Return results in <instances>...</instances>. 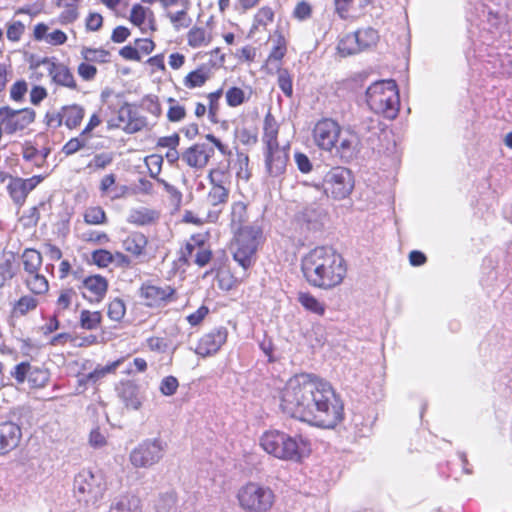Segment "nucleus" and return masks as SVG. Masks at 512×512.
Returning <instances> with one entry per match:
<instances>
[{
	"mask_svg": "<svg viewBox=\"0 0 512 512\" xmlns=\"http://www.w3.org/2000/svg\"><path fill=\"white\" fill-rule=\"evenodd\" d=\"M208 237V233H195L190 236L179 251L178 261L181 265L195 264L199 268H203L211 262L213 252L207 245Z\"/></svg>",
	"mask_w": 512,
	"mask_h": 512,
	"instance_id": "nucleus-10",
	"label": "nucleus"
},
{
	"mask_svg": "<svg viewBox=\"0 0 512 512\" xmlns=\"http://www.w3.org/2000/svg\"><path fill=\"white\" fill-rule=\"evenodd\" d=\"M355 35L357 43H359L360 46V51L376 45L379 38L378 32L371 27L358 29L355 31Z\"/></svg>",
	"mask_w": 512,
	"mask_h": 512,
	"instance_id": "nucleus-52",
	"label": "nucleus"
},
{
	"mask_svg": "<svg viewBox=\"0 0 512 512\" xmlns=\"http://www.w3.org/2000/svg\"><path fill=\"white\" fill-rule=\"evenodd\" d=\"M157 182L162 185L165 192L168 194L170 202L176 206L179 207L182 202V193L181 191L175 186L167 182L166 180L162 178H157Z\"/></svg>",
	"mask_w": 512,
	"mask_h": 512,
	"instance_id": "nucleus-63",
	"label": "nucleus"
},
{
	"mask_svg": "<svg viewBox=\"0 0 512 512\" xmlns=\"http://www.w3.org/2000/svg\"><path fill=\"white\" fill-rule=\"evenodd\" d=\"M40 63L48 65V73L53 83L70 90L79 89L77 81L71 69L67 65L53 61L49 58H43Z\"/></svg>",
	"mask_w": 512,
	"mask_h": 512,
	"instance_id": "nucleus-22",
	"label": "nucleus"
},
{
	"mask_svg": "<svg viewBox=\"0 0 512 512\" xmlns=\"http://www.w3.org/2000/svg\"><path fill=\"white\" fill-rule=\"evenodd\" d=\"M80 0H57L56 6L62 11L58 15L57 21L61 25H69L79 18Z\"/></svg>",
	"mask_w": 512,
	"mask_h": 512,
	"instance_id": "nucleus-39",
	"label": "nucleus"
},
{
	"mask_svg": "<svg viewBox=\"0 0 512 512\" xmlns=\"http://www.w3.org/2000/svg\"><path fill=\"white\" fill-rule=\"evenodd\" d=\"M265 166L272 177H278L285 173L289 161V145H274L263 148Z\"/></svg>",
	"mask_w": 512,
	"mask_h": 512,
	"instance_id": "nucleus-20",
	"label": "nucleus"
},
{
	"mask_svg": "<svg viewBox=\"0 0 512 512\" xmlns=\"http://www.w3.org/2000/svg\"><path fill=\"white\" fill-rule=\"evenodd\" d=\"M300 266L306 282L322 290L340 286L347 275V263L343 256L326 246L315 247L304 254Z\"/></svg>",
	"mask_w": 512,
	"mask_h": 512,
	"instance_id": "nucleus-2",
	"label": "nucleus"
},
{
	"mask_svg": "<svg viewBox=\"0 0 512 512\" xmlns=\"http://www.w3.org/2000/svg\"><path fill=\"white\" fill-rule=\"evenodd\" d=\"M118 396L127 409L138 410L142 405L139 386L131 380L120 383Z\"/></svg>",
	"mask_w": 512,
	"mask_h": 512,
	"instance_id": "nucleus-31",
	"label": "nucleus"
},
{
	"mask_svg": "<svg viewBox=\"0 0 512 512\" xmlns=\"http://www.w3.org/2000/svg\"><path fill=\"white\" fill-rule=\"evenodd\" d=\"M21 282L27 292L33 295L45 296L50 289V283L42 270L21 274Z\"/></svg>",
	"mask_w": 512,
	"mask_h": 512,
	"instance_id": "nucleus-28",
	"label": "nucleus"
},
{
	"mask_svg": "<svg viewBox=\"0 0 512 512\" xmlns=\"http://www.w3.org/2000/svg\"><path fill=\"white\" fill-rule=\"evenodd\" d=\"M275 16V9L270 5L259 7L253 14L249 33L256 34L259 32H267L268 27L274 23Z\"/></svg>",
	"mask_w": 512,
	"mask_h": 512,
	"instance_id": "nucleus-30",
	"label": "nucleus"
},
{
	"mask_svg": "<svg viewBox=\"0 0 512 512\" xmlns=\"http://www.w3.org/2000/svg\"><path fill=\"white\" fill-rule=\"evenodd\" d=\"M91 261L98 268H107L114 262V255L106 249H96L91 253Z\"/></svg>",
	"mask_w": 512,
	"mask_h": 512,
	"instance_id": "nucleus-59",
	"label": "nucleus"
},
{
	"mask_svg": "<svg viewBox=\"0 0 512 512\" xmlns=\"http://www.w3.org/2000/svg\"><path fill=\"white\" fill-rule=\"evenodd\" d=\"M22 437L21 428L14 422L0 423V455H5L15 449Z\"/></svg>",
	"mask_w": 512,
	"mask_h": 512,
	"instance_id": "nucleus-23",
	"label": "nucleus"
},
{
	"mask_svg": "<svg viewBox=\"0 0 512 512\" xmlns=\"http://www.w3.org/2000/svg\"><path fill=\"white\" fill-rule=\"evenodd\" d=\"M160 218V212L147 207H139L129 212L127 221L136 226L155 224Z\"/></svg>",
	"mask_w": 512,
	"mask_h": 512,
	"instance_id": "nucleus-37",
	"label": "nucleus"
},
{
	"mask_svg": "<svg viewBox=\"0 0 512 512\" xmlns=\"http://www.w3.org/2000/svg\"><path fill=\"white\" fill-rule=\"evenodd\" d=\"M261 448L269 455L283 461L301 463L311 453V443L302 435L291 436L278 430L265 431L260 439Z\"/></svg>",
	"mask_w": 512,
	"mask_h": 512,
	"instance_id": "nucleus-4",
	"label": "nucleus"
},
{
	"mask_svg": "<svg viewBox=\"0 0 512 512\" xmlns=\"http://www.w3.org/2000/svg\"><path fill=\"white\" fill-rule=\"evenodd\" d=\"M108 512H142L141 499L133 494H124L115 499Z\"/></svg>",
	"mask_w": 512,
	"mask_h": 512,
	"instance_id": "nucleus-41",
	"label": "nucleus"
},
{
	"mask_svg": "<svg viewBox=\"0 0 512 512\" xmlns=\"http://www.w3.org/2000/svg\"><path fill=\"white\" fill-rule=\"evenodd\" d=\"M85 117V109L77 103L66 104L57 111H47L43 117V123L47 129L56 130L65 126L68 130H76L80 127Z\"/></svg>",
	"mask_w": 512,
	"mask_h": 512,
	"instance_id": "nucleus-13",
	"label": "nucleus"
},
{
	"mask_svg": "<svg viewBox=\"0 0 512 512\" xmlns=\"http://www.w3.org/2000/svg\"><path fill=\"white\" fill-rule=\"evenodd\" d=\"M103 321L101 311L83 309L79 315V326L84 330H97Z\"/></svg>",
	"mask_w": 512,
	"mask_h": 512,
	"instance_id": "nucleus-46",
	"label": "nucleus"
},
{
	"mask_svg": "<svg viewBox=\"0 0 512 512\" xmlns=\"http://www.w3.org/2000/svg\"><path fill=\"white\" fill-rule=\"evenodd\" d=\"M354 176L350 169L342 166L332 167L322 181L323 192L335 200L347 198L354 189Z\"/></svg>",
	"mask_w": 512,
	"mask_h": 512,
	"instance_id": "nucleus-11",
	"label": "nucleus"
},
{
	"mask_svg": "<svg viewBox=\"0 0 512 512\" xmlns=\"http://www.w3.org/2000/svg\"><path fill=\"white\" fill-rule=\"evenodd\" d=\"M45 178L46 175H33L29 178L16 176L15 178H11L10 182L7 183V193L16 206L22 207L29 193L43 182Z\"/></svg>",
	"mask_w": 512,
	"mask_h": 512,
	"instance_id": "nucleus-18",
	"label": "nucleus"
},
{
	"mask_svg": "<svg viewBox=\"0 0 512 512\" xmlns=\"http://www.w3.org/2000/svg\"><path fill=\"white\" fill-rule=\"evenodd\" d=\"M75 296L76 292L72 287L61 289L55 302V313L61 314L68 310Z\"/></svg>",
	"mask_w": 512,
	"mask_h": 512,
	"instance_id": "nucleus-54",
	"label": "nucleus"
},
{
	"mask_svg": "<svg viewBox=\"0 0 512 512\" xmlns=\"http://www.w3.org/2000/svg\"><path fill=\"white\" fill-rule=\"evenodd\" d=\"M205 138L213 146H209L206 143H194L181 153L183 165L193 172H202L208 166L211 158L214 156V148L222 155H231L229 146L214 134H207Z\"/></svg>",
	"mask_w": 512,
	"mask_h": 512,
	"instance_id": "nucleus-8",
	"label": "nucleus"
},
{
	"mask_svg": "<svg viewBox=\"0 0 512 512\" xmlns=\"http://www.w3.org/2000/svg\"><path fill=\"white\" fill-rule=\"evenodd\" d=\"M298 302L308 312L313 313L317 316H324L326 306L323 302L319 301L310 292H300L297 296Z\"/></svg>",
	"mask_w": 512,
	"mask_h": 512,
	"instance_id": "nucleus-45",
	"label": "nucleus"
},
{
	"mask_svg": "<svg viewBox=\"0 0 512 512\" xmlns=\"http://www.w3.org/2000/svg\"><path fill=\"white\" fill-rule=\"evenodd\" d=\"M42 265L43 255L35 248L27 247L19 255L21 274L42 270Z\"/></svg>",
	"mask_w": 512,
	"mask_h": 512,
	"instance_id": "nucleus-35",
	"label": "nucleus"
},
{
	"mask_svg": "<svg viewBox=\"0 0 512 512\" xmlns=\"http://www.w3.org/2000/svg\"><path fill=\"white\" fill-rule=\"evenodd\" d=\"M109 281L101 274H91L81 277L78 290L82 298L91 305L100 304L106 297Z\"/></svg>",
	"mask_w": 512,
	"mask_h": 512,
	"instance_id": "nucleus-17",
	"label": "nucleus"
},
{
	"mask_svg": "<svg viewBox=\"0 0 512 512\" xmlns=\"http://www.w3.org/2000/svg\"><path fill=\"white\" fill-rule=\"evenodd\" d=\"M168 109L166 112L167 120L171 123L182 122L187 117V110L183 104H181L174 97L167 98Z\"/></svg>",
	"mask_w": 512,
	"mask_h": 512,
	"instance_id": "nucleus-49",
	"label": "nucleus"
},
{
	"mask_svg": "<svg viewBox=\"0 0 512 512\" xmlns=\"http://www.w3.org/2000/svg\"><path fill=\"white\" fill-rule=\"evenodd\" d=\"M163 454V446L158 439L144 440L129 454V460L135 468H148L157 463Z\"/></svg>",
	"mask_w": 512,
	"mask_h": 512,
	"instance_id": "nucleus-16",
	"label": "nucleus"
},
{
	"mask_svg": "<svg viewBox=\"0 0 512 512\" xmlns=\"http://www.w3.org/2000/svg\"><path fill=\"white\" fill-rule=\"evenodd\" d=\"M277 84L285 96L291 98L293 95V77L288 69L278 67Z\"/></svg>",
	"mask_w": 512,
	"mask_h": 512,
	"instance_id": "nucleus-57",
	"label": "nucleus"
},
{
	"mask_svg": "<svg viewBox=\"0 0 512 512\" xmlns=\"http://www.w3.org/2000/svg\"><path fill=\"white\" fill-rule=\"evenodd\" d=\"M89 141V137H86L85 135H82L80 132L79 135L72 137L69 139L62 147V153L65 156H71L78 151L84 149Z\"/></svg>",
	"mask_w": 512,
	"mask_h": 512,
	"instance_id": "nucleus-55",
	"label": "nucleus"
},
{
	"mask_svg": "<svg viewBox=\"0 0 512 512\" xmlns=\"http://www.w3.org/2000/svg\"><path fill=\"white\" fill-rule=\"evenodd\" d=\"M124 361L125 357H120L104 366L97 365L93 371L78 378L79 386L98 385L108 374H115L118 367L122 365Z\"/></svg>",
	"mask_w": 512,
	"mask_h": 512,
	"instance_id": "nucleus-24",
	"label": "nucleus"
},
{
	"mask_svg": "<svg viewBox=\"0 0 512 512\" xmlns=\"http://www.w3.org/2000/svg\"><path fill=\"white\" fill-rule=\"evenodd\" d=\"M223 95V89L218 88L212 92L206 94L207 99V111H208V120L211 123L219 122V112H220V99Z\"/></svg>",
	"mask_w": 512,
	"mask_h": 512,
	"instance_id": "nucleus-47",
	"label": "nucleus"
},
{
	"mask_svg": "<svg viewBox=\"0 0 512 512\" xmlns=\"http://www.w3.org/2000/svg\"><path fill=\"white\" fill-rule=\"evenodd\" d=\"M229 331L225 326L215 327L202 334L197 340L194 352L201 358L215 356L227 343Z\"/></svg>",
	"mask_w": 512,
	"mask_h": 512,
	"instance_id": "nucleus-15",
	"label": "nucleus"
},
{
	"mask_svg": "<svg viewBox=\"0 0 512 512\" xmlns=\"http://www.w3.org/2000/svg\"><path fill=\"white\" fill-rule=\"evenodd\" d=\"M212 41V32L204 26L194 25L186 33V44L192 50L208 47Z\"/></svg>",
	"mask_w": 512,
	"mask_h": 512,
	"instance_id": "nucleus-34",
	"label": "nucleus"
},
{
	"mask_svg": "<svg viewBox=\"0 0 512 512\" xmlns=\"http://www.w3.org/2000/svg\"><path fill=\"white\" fill-rule=\"evenodd\" d=\"M253 92L251 86H247L246 88L231 86L225 91L226 105L230 108L239 107L251 99Z\"/></svg>",
	"mask_w": 512,
	"mask_h": 512,
	"instance_id": "nucleus-40",
	"label": "nucleus"
},
{
	"mask_svg": "<svg viewBox=\"0 0 512 512\" xmlns=\"http://www.w3.org/2000/svg\"><path fill=\"white\" fill-rule=\"evenodd\" d=\"M279 407L286 416L322 429H334L345 418L340 394L312 373L295 374L286 381L279 391Z\"/></svg>",
	"mask_w": 512,
	"mask_h": 512,
	"instance_id": "nucleus-1",
	"label": "nucleus"
},
{
	"mask_svg": "<svg viewBox=\"0 0 512 512\" xmlns=\"http://www.w3.org/2000/svg\"><path fill=\"white\" fill-rule=\"evenodd\" d=\"M128 21L137 27L141 33L153 34L157 31V21L154 11L144 3H134L130 9Z\"/></svg>",
	"mask_w": 512,
	"mask_h": 512,
	"instance_id": "nucleus-21",
	"label": "nucleus"
},
{
	"mask_svg": "<svg viewBox=\"0 0 512 512\" xmlns=\"http://www.w3.org/2000/svg\"><path fill=\"white\" fill-rule=\"evenodd\" d=\"M83 220L87 225H105L108 222L107 214L101 206H90L83 213Z\"/></svg>",
	"mask_w": 512,
	"mask_h": 512,
	"instance_id": "nucleus-51",
	"label": "nucleus"
},
{
	"mask_svg": "<svg viewBox=\"0 0 512 512\" xmlns=\"http://www.w3.org/2000/svg\"><path fill=\"white\" fill-rule=\"evenodd\" d=\"M182 221L184 223L193 224L195 226H201L203 224H215L218 222L206 210H202L201 208L199 209V213L186 210L183 214Z\"/></svg>",
	"mask_w": 512,
	"mask_h": 512,
	"instance_id": "nucleus-50",
	"label": "nucleus"
},
{
	"mask_svg": "<svg viewBox=\"0 0 512 512\" xmlns=\"http://www.w3.org/2000/svg\"><path fill=\"white\" fill-rule=\"evenodd\" d=\"M122 248L134 261L144 263L150 257V242L140 231L128 233L121 241Z\"/></svg>",
	"mask_w": 512,
	"mask_h": 512,
	"instance_id": "nucleus-19",
	"label": "nucleus"
},
{
	"mask_svg": "<svg viewBox=\"0 0 512 512\" xmlns=\"http://www.w3.org/2000/svg\"><path fill=\"white\" fill-rule=\"evenodd\" d=\"M144 162L149 171V175L157 180L162 170L163 156L160 154H151L145 157Z\"/></svg>",
	"mask_w": 512,
	"mask_h": 512,
	"instance_id": "nucleus-61",
	"label": "nucleus"
},
{
	"mask_svg": "<svg viewBox=\"0 0 512 512\" xmlns=\"http://www.w3.org/2000/svg\"><path fill=\"white\" fill-rule=\"evenodd\" d=\"M126 118V126H124V132L126 134H135L143 130H150L155 124L151 123L134 103L127 102Z\"/></svg>",
	"mask_w": 512,
	"mask_h": 512,
	"instance_id": "nucleus-26",
	"label": "nucleus"
},
{
	"mask_svg": "<svg viewBox=\"0 0 512 512\" xmlns=\"http://www.w3.org/2000/svg\"><path fill=\"white\" fill-rule=\"evenodd\" d=\"M51 153L50 147L39 149L33 141L27 140L21 146V155L25 162L35 168H43L47 165V158Z\"/></svg>",
	"mask_w": 512,
	"mask_h": 512,
	"instance_id": "nucleus-25",
	"label": "nucleus"
},
{
	"mask_svg": "<svg viewBox=\"0 0 512 512\" xmlns=\"http://www.w3.org/2000/svg\"><path fill=\"white\" fill-rule=\"evenodd\" d=\"M38 295H33L32 293L25 294L20 296L11 306L10 315L12 318L19 319L30 312H33L39 306V298Z\"/></svg>",
	"mask_w": 512,
	"mask_h": 512,
	"instance_id": "nucleus-36",
	"label": "nucleus"
},
{
	"mask_svg": "<svg viewBox=\"0 0 512 512\" xmlns=\"http://www.w3.org/2000/svg\"><path fill=\"white\" fill-rule=\"evenodd\" d=\"M212 70L206 63L198 65L195 69L190 70L183 78L182 85L187 90H195L203 88L211 79Z\"/></svg>",
	"mask_w": 512,
	"mask_h": 512,
	"instance_id": "nucleus-27",
	"label": "nucleus"
},
{
	"mask_svg": "<svg viewBox=\"0 0 512 512\" xmlns=\"http://www.w3.org/2000/svg\"><path fill=\"white\" fill-rule=\"evenodd\" d=\"M312 13V5L306 0H301L296 3L292 11V17L298 21H305L312 16Z\"/></svg>",
	"mask_w": 512,
	"mask_h": 512,
	"instance_id": "nucleus-62",
	"label": "nucleus"
},
{
	"mask_svg": "<svg viewBox=\"0 0 512 512\" xmlns=\"http://www.w3.org/2000/svg\"><path fill=\"white\" fill-rule=\"evenodd\" d=\"M262 129V142L264 147L280 145L278 140L280 124L270 111L264 116Z\"/></svg>",
	"mask_w": 512,
	"mask_h": 512,
	"instance_id": "nucleus-38",
	"label": "nucleus"
},
{
	"mask_svg": "<svg viewBox=\"0 0 512 512\" xmlns=\"http://www.w3.org/2000/svg\"><path fill=\"white\" fill-rule=\"evenodd\" d=\"M288 51V40L280 29H275L272 36V47L267 56L266 63L277 66L282 64Z\"/></svg>",
	"mask_w": 512,
	"mask_h": 512,
	"instance_id": "nucleus-33",
	"label": "nucleus"
},
{
	"mask_svg": "<svg viewBox=\"0 0 512 512\" xmlns=\"http://www.w3.org/2000/svg\"><path fill=\"white\" fill-rule=\"evenodd\" d=\"M236 498L245 512H269L276 501V495L269 486L253 481L241 486Z\"/></svg>",
	"mask_w": 512,
	"mask_h": 512,
	"instance_id": "nucleus-9",
	"label": "nucleus"
},
{
	"mask_svg": "<svg viewBox=\"0 0 512 512\" xmlns=\"http://www.w3.org/2000/svg\"><path fill=\"white\" fill-rule=\"evenodd\" d=\"M99 190L102 195L109 196L112 200L118 199L127 193L128 188L126 186L120 187V192H116V175L109 173L104 175L99 184Z\"/></svg>",
	"mask_w": 512,
	"mask_h": 512,
	"instance_id": "nucleus-44",
	"label": "nucleus"
},
{
	"mask_svg": "<svg viewBox=\"0 0 512 512\" xmlns=\"http://www.w3.org/2000/svg\"><path fill=\"white\" fill-rule=\"evenodd\" d=\"M143 110L148 112L155 120L162 115V105L157 95L148 94L145 95L139 104Z\"/></svg>",
	"mask_w": 512,
	"mask_h": 512,
	"instance_id": "nucleus-53",
	"label": "nucleus"
},
{
	"mask_svg": "<svg viewBox=\"0 0 512 512\" xmlns=\"http://www.w3.org/2000/svg\"><path fill=\"white\" fill-rule=\"evenodd\" d=\"M126 314V305L123 299L116 297L107 305V316L114 322H120Z\"/></svg>",
	"mask_w": 512,
	"mask_h": 512,
	"instance_id": "nucleus-56",
	"label": "nucleus"
},
{
	"mask_svg": "<svg viewBox=\"0 0 512 512\" xmlns=\"http://www.w3.org/2000/svg\"><path fill=\"white\" fill-rule=\"evenodd\" d=\"M337 52L342 57H347L360 52L359 43L354 33L344 35L337 44Z\"/></svg>",
	"mask_w": 512,
	"mask_h": 512,
	"instance_id": "nucleus-48",
	"label": "nucleus"
},
{
	"mask_svg": "<svg viewBox=\"0 0 512 512\" xmlns=\"http://www.w3.org/2000/svg\"><path fill=\"white\" fill-rule=\"evenodd\" d=\"M266 237L263 228L257 224L248 225L232 233L228 249L233 260L247 272L258 258V252L264 245Z\"/></svg>",
	"mask_w": 512,
	"mask_h": 512,
	"instance_id": "nucleus-5",
	"label": "nucleus"
},
{
	"mask_svg": "<svg viewBox=\"0 0 512 512\" xmlns=\"http://www.w3.org/2000/svg\"><path fill=\"white\" fill-rule=\"evenodd\" d=\"M10 376L15 379L17 384H23L27 381L32 389L44 388L50 380L48 369L31 365L28 361L16 364L10 371Z\"/></svg>",
	"mask_w": 512,
	"mask_h": 512,
	"instance_id": "nucleus-14",
	"label": "nucleus"
},
{
	"mask_svg": "<svg viewBox=\"0 0 512 512\" xmlns=\"http://www.w3.org/2000/svg\"><path fill=\"white\" fill-rule=\"evenodd\" d=\"M138 297L144 307L152 310H160L178 298L177 291L173 286L158 285L152 281H145L140 285Z\"/></svg>",
	"mask_w": 512,
	"mask_h": 512,
	"instance_id": "nucleus-12",
	"label": "nucleus"
},
{
	"mask_svg": "<svg viewBox=\"0 0 512 512\" xmlns=\"http://www.w3.org/2000/svg\"><path fill=\"white\" fill-rule=\"evenodd\" d=\"M208 190L201 209L219 221L230 197L231 174L228 166H217L207 174Z\"/></svg>",
	"mask_w": 512,
	"mask_h": 512,
	"instance_id": "nucleus-6",
	"label": "nucleus"
},
{
	"mask_svg": "<svg viewBox=\"0 0 512 512\" xmlns=\"http://www.w3.org/2000/svg\"><path fill=\"white\" fill-rule=\"evenodd\" d=\"M126 113H127V101L123 102L115 116L109 118L107 120V129L108 130H122L124 132V126H126Z\"/></svg>",
	"mask_w": 512,
	"mask_h": 512,
	"instance_id": "nucleus-58",
	"label": "nucleus"
},
{
	"mask_svg": "<svg viewBox=\"0 0 512 512\" xmlns=\"http://www.w3.org/2000/svg\"><path fill=\"white\" fill-rule=\"evenodd\" d=\"M32 36L35 41H44L51 46L64 45L68 40L66 33L60 29L49 32V27L44 22L37 23L34 26Z\"/></svg>",
	"mask_w": 512,
	"mask_h": 512,
	"instance_id": "nucleus-29",
	"label": "nucleus"
},
{
	"mask_svg": "<svg viewBox=\"0 0 512 512\" xmlns=\"http://www.w3.org/2000/svg\"><path fill=\"white\" fill-rule=\"evenodd\" d=\"M366 101L371 110L387 119H394L400 109L399 90L395 80H381L371 84L366 91Z\"/></svg>",
	"mask_w": 512,
	"mask_h": 512,
	"instance_id": "nucleus-7",
	"label": "nucleus"
},
{
	"mask_svg": "<svg viewBox=\"0 0 512 512\" xmlns=\"http://www.w3.org/2000/svg\"><path fill=\"white\" fill-rule=\"evenodd\" d=\"M25 30L26 27L21 21H10L6 24V37L10 42L17 43L22 39Z\"/></svg>",
	"mask_w": 512,
	"mask_h": 512,
	"instance_id": "nucleus-60",
	"label": "nucleus"
},
{
	"mask_svg": "<svg viewBox=\"0 0 512 512\" xmlns=\"http://www.w3.org/2000/svg\"><path fill=\"white\" fill-rule=\"evenodd\" d=\"M248 219V204L242 200L232 202L228 214L231 232L246 228L248 225L245 224L248 222Z\"/></svg>",
	"mask_w": 512,
	"mask_h": 512,
	"instance_id": "nucleus-32",
	"label": "nucleus"
},
{
	"mask_svg": "<svg viewBox=\"0 0 512 512\" xmlns=\"http://www.w3.org/2000/svg\"><path fill=\"white\" fill-rule=\"evenodd\" d=\"M15 276L13 262L6 259L0 262V289L6 286Z\"/></svg>",
	"mask_w": 512,
	"mask_h": 512,
	"instance_id": "nucleus-64",
	"label": "nucleus"
},
{
	"mask_svg": "<svg viewBox=\"0 0 512 512\" xmlns=\"http://www.w3.org/2000/svg\"><path fill=\"white\" fill-rule=\"evenodd\" d=\"M314 145L321 151L334 153L341 160L350 161L359 154L361 137L350 125L341 126L331 117H322L312 128Z\"/></svg>",
	"mask_w": 512,
	"mask_h": 512,
	"instance_id": "nucleus-3",
	"label": "nucleus"
},
{
	"mask_svg": "<svg viewBox=\"0 0 512 512\" xmlns=\"http://www.w3.org/2000/svg\"><path fill=\"white\" fill-rule=\"evenodd\" d=\"M83 60L94 65L96 64H107L111 62L112 54L109 50L103 47H82L80 51Z\"/></svg>",
	"mask_w": 512,
	"mask_h": 512,
	"instance_id": "nucleus-42",
	"label": "nucleus"
},
{
	"mask_svg": "<svg viewBox=\"0 0 512 512\" xmlns=\"http://www.w3.org/2000/svg\"><path fill=\"white\" fill-rule=\"evenodd\" d=\"M165 17L177 31L189 28L192 23V18L189 15L188 2H185L182 9L178 11H166Z\"/></svg>",
	"mask_w": 512,
	"mask_h": 512,
	"instance_id": "nucleus-43",
	"label": "nucleus"
}]
</instances>
